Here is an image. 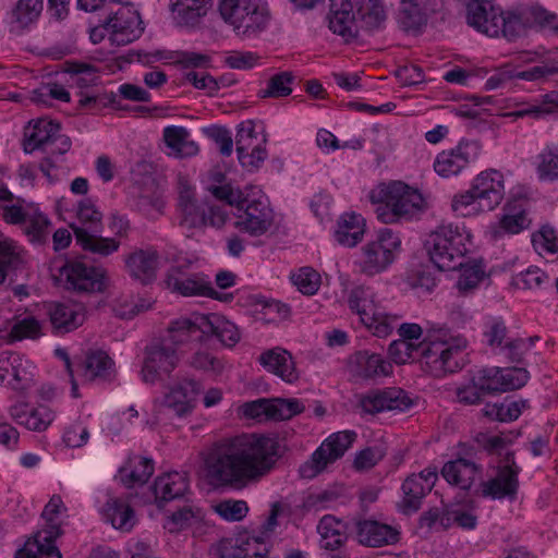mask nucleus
<instances>
[{
    "label": "nucleus",
    "mask_w": 558,
    "mask_h": 558,
    "mask_svg": "<svg viewBox=\"0 0 558 558\" xmlns=\"http://www.w3.org/2000/svg\"><path fill=\"white\" fill-rule=\"evenodd\" d=\"M197 331L216 336L223 345L229 348L234 347L241 338L238 327L218 314H197L170 324L171 339L178 343H185Z\"/></svg>",
    "instance_id": "0eeeda50"
},
{
    "label": "nucleus",
    "mask_w": 558,
    "mask_h": 558,
    "mask_svg": "<svg viewBox=\"0 0 558 558\" xmlns=\"http://www.w3.org/2000/svg\"><path fill=\"white\" fill-rule=\"evenodd\" d=\"M519 489V477L507 469H496L493 477L480 485L478 494L484 498L514 500Z\"/></svg>",
    "instance_id": "4be33fe9"
},
{
    "label": "nucleus",
    "mask_w": 558,
    "mask_h": 558,
    "mask_svg": "<svg viewBox=\"0 0 558 558\" xmlns=\"http://www.w3.org/2000/svg\"><path fill=\"white\" fill-rule=\"evenodd\" d=\"M373 204H376L375 214L384 223L409 219L424 208L422 194L409 185L397 181L381 185L369 194Z\"/></svg>",
    "instance_id": "7ed1b4c3"
},
{
    "label": "nucleus",
    "mask_w": 558,
    "mask_h": 558,
    "mask_svg": "<svg viewBox=\"0 0 558 558\" xmlns=\"http://www.w3.org/2000/svg\"><path fill=\"white\" fill-rule=\"evenodd\" d=\"M357 542L366 547L393 545L400 539L397 527L375 519H360L354 522Z\"/></svg>",
    "instance_id": "aec40b11"
},
{
    "label": "nucleus",
    "mask_w": 558,
    "mask_h": 558,
    "mask_svg": "<svg viewBox=\"0 0 558 558\" xmlns=\"http://www.w3.org/2000/svg\"><path fill=\"white\" fill-rule=\"evenodd\" d=\"M255 126L256 125L252 120H247L239 124L235 136L238 155L253 149L255 144L260 140Z\"/></svg>",
    "instance_id": "13d9d810"
},
{
    "label": "nucleus",
    "mask_w": 558,
    "mask_h": 558,
    "mask_svg": "<svg viewBox=\"0 0 558 558\" xmlns=\"http://www.w3.org/2000/svg\"><path fill=\"white\" fill-rule=\"evenodd\" d=\"M412 405L413 400L410 396L397 387L371 390L360 398V407L368 414L395 410L404 412Z\"/></svg>",
    "instance_id": "f3484780"
},
{
    "label": "nucleus",
    "mask_w": 558,
    "mask_h": 558,
    "mask_svg": "<svg viewBox=\"0 0 558 558\" xmlns=\"http://www.w3.org/2000/svg\"><path fill=\"white\" fill-rule=\"evenodd\" d=\"M465 348L466 340L452 336L449 329L430 328L418 342V359L424 357L436 372L454 373L462 367Z\"/></svg>",
    "instance_id": "20e7f679"
},
{
    "label": "nucleus",
    "mask_w": 558,
    "mask_h": 558,
    "mask_svg": "<svg viewBox=\"0 0 558 558\" xmlns=\"http://www.w3.org/2000/svg\"><path fill=\"white\" fill-rule=\"evenodd\" d=\"M219 12L236 34L247 37L262 32L268 23L262 0H220Z\"/></svg>",
    "instance_id": "1a4fd4ad"
},
{
    "label": "nucleus",
    "mask_w": 558,
    "mask_h": 558,
    "mask_svg": "<svg viewBox=\"0 0 558 558\" xmlns=\"http://www.w3.org/2000/svg\"><path fill=\"white\" fill-rule=\"evenodd\" d=\"M201 388L199 383L194 379H184L173 386L159 403V413L185 416L192 411V402L201 392Z\"/></svg>",
    "instance_id": "6ab92c4d"
},
{
    "label": "nucleus",
    "mask_w": 558,
    "mask_h": 558,
    "mask_svg": "<svg viewBox=\"0 0 558 558\" xmlns=\"http://www.w3.org/2000/svg\"><path fill=\"white\" fill-rule=\"evenodd\" d=\"M59 131V123L46 119L37 120L25 132L24 151L32 154L36 149L48 150L50 143Z\"/></svg>",
    "instance_id": "2f4dec72"
},
{
    "label": "nucleus",
    "mask_w": 558,
    "mask_h": 558,
    "mask_svg": "<svg viewBox=\"0 0 558 558\" xmlns=\"http://www.w3.org/2000/svg\"><path fill=\"white\" fill-rule=\"evenodd\" d=\"M44 9V0H17L9 14L11 29L21 32L36 23Z\"/></svg>",
    "instance_id": "58836bf2"
},
{
    "label": "nucleus",
    "mask_w": 558,
    "mask_h": 558,
    "mask_svg": "<svg viewBox=\"0 0 558 558\" xmlns=\"http://www.w3.org/2000/svg\"><path fill=\"white\" fill-rule=\"evenodd\" d=\"M41 324L34 316L15 317L9 331L11 341H22L24 339L36 340L40 338Z\"/></svg>",
    "instance_id": "c03bdc74"
},
{
    "label": "nucleus",
    "mask_w": 558,
    "mask_h": 558,
    "mask_svg": "<svg viewBox=\"0 0 558 558\" xmlns=\"http://www.w3.org/2000/svg\"><path fill=\"white\" fill-rule=\"evenodd\" d=\"M555 109H558V92H551L549 94H546L544 97L543 105H530L522 109L511 111L508 113V116L513 118H539L542 116L551 113Z\"/></svg>",
    "instance_id": "864d4df0"
},
{
    "label": "nucleus",
    "mask_w": 558,
    "mask_h": 558,
    "mask_svg": "<svg viewBox=\"0 0 558 558\" xmlns=\"http://www.w3.org/2000/svg\"><path fill=\"white\" fill-rule=\"evenodd\" d=\"M474 377L484 396L502 391L499 369L483 368L477 371Z\"/></svg>",
    "instance_id": "774afa93"
},
{
    "label": "nucleus",
    "mask_w": 558,
    "mask_h": 558,
    "mask_svg": "<svg viewBox=\"0 0 558 558\" xmlns=\"http://www.w3.org/2000/svg\"><path fill=\"white\" fill-rule=\"evenodd\" d=\"M457 505H461L460 507L447 511V521L449 522L451 519L462 529L473 530L477 524V517L473 513L475 509V501L469 500L465 505L462 499L456 497Z\"/></svg>",
    "instance_id": "3c124183"
},
{
    "label": "nucleus",
    "mask_w": 558,
    "mask_h": 558,
    "mask_svg": "<svg viewBox=\"0 0 558 558\" xmlns=\"http://www.w3.org/2000/svg\"><path fill=\"white\" fill-rule=\"evenodd\" d=\"M10 416L20 425L33 432L46 430L53 421V413L46 407L28 409L26 403H16L10 408Z\"/></svg>",
    "instance_id": "c85d7f7f"
},
{
    "label": "nucleus",
    "mask_w": 558,
    "mask_h": 558,
    "mask_svg": "<svg viewBox=\"0 0 558 558\" xmlns=\"http://www.w3.org/2000/svg\"><path fill=\"white\" fill-rule=\"evenodd\" d=\"M473 145L460 143L457 147L439 153L434 169L442 178L459 174L471 161Z\"/></svg>",
    "instance_id": "b1692460"
},
{
    "label": "nucleus",
    "mask_w": 558,
    "mask_h": 558,
    "mask_svg": "<svg viewBox=\"0 0 558 558\" xmlns=\"http://www.w3.org/2000/svg\"><path fill=\"white\" fill-rule=\"evenodd\" d=\"M351 366L354 375L363 379L387 376L392 371V365L383 355L367 350L354 353L351 357Z\"/></svg>",
    "instance_id": "bb28decb"
},
{
    "label": "nucleus",
    "mask_w": 558,
    "mask_h": 558,
    "mask_svg": "<svg viewBox=\"0 0 558 558\" xmlns=\"http://www.w3.org/2000/svg\"><path fill=\"white\" fill-rule=\"evenodd\" d=\"M396 21L404 33L417 34L427 23V13L421 8L420 0H401Z\"/></svg>",
    "instance_id": "72a5a7b5"
},
{
    "label": "nucleus",
    "mask_w": 558,
    "mask_h": 558,
    "mask_svg": "<svg viewBox=\"0 0 558 558\" xmlns=\"http://www.w3.org/2000/svg\"><path fill=\"white\" fill-rule=\"evenodd\" d=\"M266 136L262 135L260 140L255 144L254 148L247 153L238 155L241 166L250 172L256 171L266 160L268 154L266 150Z\"/></svg>",
    "instance_id": "4d7b16f0"
},
{
    "label": "nucleus",
    "mask_w": 558,
    "mask_h": 558,
    "mask_svg": "<svg viewBox=\"0 0 558 558\" xmlns=\"http://www.w3.org/2000/svg\"><path fill=\"white\" fill-rule=\"evenodd\" d=\"M105 515L114 529L129 532L135 524L133 509L120 499H110L106 504Z\"/></svg>",
    "instance_id": "37998d69"
},
{
    "label": "nucleus",
    "mask_w": 558,
    "mask_h": 558,
    "mask_svg": "<svg viewBox=\"0 0 558 558\" xmlns=\"http://www.w3.org/2000/svg\"><path fill=\"white\" fill-rule=\"evenodd\" d=\"M130 275L143 284L156 278L159 266V254L155 250H140L132 253L125 260Z\"/></svg>",
    "instance_id": "cd10ccee"
},
{
    "label": "nucleus",
    "mask_w": 558,
    "mask_h": 558,
    "mask_svg": "<svg viewBox=\"0 0 558 558\" xmlns=\"http://www.w3.org/2000/svg\"><path fill=\"white\" fill-rule=\"evenodd\" d=\"M199 512V509L196 508L193 504L185 502L178 510L173 511L169 517V524L172 525L169 527V530L172 532L191 525L192 522L198 518Z\"/></svg>",
    "instance_id": "338daca9"
},
{
    "label": "nucleus",
    "mask_w": 558,
    "mask_h": 558,
    "mask_svg": "<svg viewBox=\"0 0 558 558\" xmlns=\"http://www.w3.org/2000/svg\"><path fill=\"white\" fill-rule=\"evenodd\" d=\"M548 279V276L537 267H530L513 278V284L522 290H535Z\"/></svg>",
    "instance_id": "0e129e2a"
},
{
    "label": "nucleus",
    "mask_w": 558,
    "mask_h": 558,
    "mask_svg": "<svg viewBox=\"0 0 558 558\" xmlns=\"http://www.w3.org/2000/svg\"><path fill=\"white\" fill-rule=\"evenodd\" d=\"M460 268L461 275L457 281V287L461 292L472 291L485 277V270L481 264L462 265Z\"/></svg>",
    "instance_id": "bf43d9fd"
},
{
    "label": "nucleus",
    "mask_w": 558,
    "mask_h": 558,
    "mask_svg": "<svg viewBox=\"0 0 558 558\" xmlns=\"http://www.w3.org/2000/svg\"><path fill=\"white\" fill-rule=\"evenodd\" d=\"M471 235L464 229L453 223L439 226L430 232L425 241V248L430 262L439 270H456L463 265Z\"/></svg>",
    "instance_id": "39448f33"
},
{
    "label": "nucleus",
    "mask_w": 558,
    "mask_h": 558,
    "mask_svg": "<svg viewBox=\"0 0 558 558\" xmlns=\"http://www.w3.org/2000/svg\"><path fill=\"white\" fill-rule=\"evenodd\" d=\"M184 78L195 88L207 90L210 96L215 95L219 90L220 84L225 85L223 78L216 80L206 72H197L195 70L186 71L184 73Z\"/></svg>",
    "instance_id": "e2e57ef3"
},
{
    "label": "nucleus",
    "mask_w": 558,
    "mask_h": 558,
    "mask_svg": "<svg viewBox=\"0 0 558 558\" xmlns=\"http://www.w3.org/2000/svg\"><path fill=\"white\" fill-rule=\"evenodd\" d=\"M73 83L80 88H87L97 84L99 76L97 70L87 63H73L69 66Z\"/></svg>",
    "instance_id": "052dcab7"
},
{
    "label": "nucleus",
    "mask_w": 558,
    "mask_h": 558,
    "mask_svg": "<svg viewBox=\"0 0 558 558\" xmlns=\"http://www.w3.org/2000/svg\"><path fill=\"white\" fill-rule=\"evenodd\" d=\"M472 187L484 207L493 210L505 195L504 175L497 170L483 171L474 179Z\"/></svg>",
    "instance_id": "412c9836"
},
{
    "label": "nucleus",
    "mask_w": 558,
    "mask_h": 558,
    "mask_svg": "<svg viewBox=\"0 0 558 558\" xmlns=\"http://www.w3.org/2000/svg\"><path fill=\"white\" fill-rule=\"evenodd\" d=\"M451 208L457 215L462 217L475 216L482 211H490V209L485 208L482 201L477 198L473 187L456 195L452 199Z\"/></svg>",
    "instance_id": "de8ad7c7"
},
{
    "label": "nucleus",
    "mask_w": 558,
    "mask_h": 558,
    "mask_svg": "<svg viewBox=\"0 0 558 558\" xmlns=\"http://www.w3.org/2000/svg\"><path fill=\"white\" fill-rule=\"evenodd\" d=\"M365 220L355 213H345L338 220L335 238L341 245L352 247L361 242L364 234Z\"/></svg>",
    "instance_id": "c9c22d12"
},
{
    "label": "nucleus",
    "mask_w": 558,
    "mask_h": 558,
    "mask_svg": "<svg viewBox=\"0 0 558 558\" xmlns=\"http://www.w3.org/2000/svg\"><path fill=\"white\" fill-rule=\"evenodd\" d=\"M163 140L175 157H192L198 153L197 144L190 138V133L183 126H167L163 130Z\"/></svg>",
    "instance_id": "ea45409f"
},
{
    "label": "nucleus",
    "mask_w": 558,
    "mask_h": 558,
    "mask_svg": "<svg viewBox=\"0 0 558 558\" xmlns=\"http://www.w3.org/2000/svg\"><path fill=\"white\" fill-rule=\"evenodd\" d=\"M328 23L330 31L343 37L347 43L356 38L359 35L360 26L352 11H342L337 15H328Z\"/></svg>",
    "instance_id": "a18cd8bd"
},
{
    "label": "nucleus",
    "mask_w": 558,
    "mask_h": 558,
    "mask_svg": "<svg viewBox=\"0 0 558 558\" xmlns=\"http://www.w3.org/2000/svg\"><path fill=\"white\" fill-rule=\"evenodd\" d=\"M180 343L171 339L170 326L168 337L153 342L145 349V357L142 367V379L147 384L162 380L177 367L179 356L177 345Z\"/></svg>",
    "instance_id": "f8f14e48"
},
{
    "label": "nucleus",
    "mask_w": 558,
    "mask_h": 558,
    "mask_svg": "<svg viewBox=\"0 0 558 558\" xmlns=\"http://www.w3.org/2000/svg\"><path fill=\"white\" fill-rule=\"evenodd\" d=\"M142 24L140 13L132 5H123L107 19L106 28L112 44L124 46L141 37Z\"/></svg>",
    "instance_id": "dca6fc26"
},
{
    "label": "nucleus",
    "mask_w": 558,
    "mask_h": 558,
    "mask_svg": "<svg viewBox=\"0 0 558 558\" xmlns=\"http://www.w3.org/2000/svg\"><path fill=\"white\" fill-rule=\"evenodd\" d=\"M349 306L356 312L365 327L378 338L389 336L397 317L387 315L384 310L375 303L374 293L364 286L355 287L349 294Z\"/></svg>",
    "instance_id": "9d476101"
},
{
    "label": "nucleus",
    "mask_w": 558,
    "mask_h": 558,
    "mask_svg": "<svg viewBox=\"0 0 558 558\" xmlns=\"http://www.w3.org/2000/svg\"><path fill=\"white\" fill-rule=\"evenodd\" d=\"M527 208L529 203L525 198L509 201L502 208L498 223L489 231L492 239L498 240L504 234H518L529 229L532 220L527 215Z\"/></svg>",
    "instance_id": "a211bd4d"
},
{
    "label": "nucleus",
    "mask_w": 558,
    "mask_h": 558,
    "mask_svg": "<svg viewBox=\"0 0 558 558\" xmlns=\"http://www.w3.org/2000/svg\"><path fill=\"white\" fill-rule=\"evenodd\" d=\"M23 264L22 250L10 240L0 241V284L8 270H17Z\"/></svg>",
    "instance_id": "49530a36"
},
{
    "label": "nucleus",
    "mask_w": 558,
    "mask_h": 558,
    "mask_svg": "<svg viewBox=\"0 0 558 558\" xmlns=\"http://www.w3.org/2000/svg\"><path fill=\"white\" fill-rule=\"evenodd\" d=\"M86 380L108 379L113 373V361L101 350L92 351L75 364Z\"/></svg>",
    "instance_id": "c756f323"
},
{
    "label": "nucleus",
    "mask_w": 558,
    "mask_h": 558,
    "mask_svg": "<svg viewBox=\"0 0 558 558\" xmlns=\"http://www.w3.org/2000/svg\"><path fill=\"white\" fill-rule=\"evenodd\" d=\"M258 362L268 372L279 376L287 383H294L299 375L292 355L287 350L276 347L264 351Z\"/></svg>",
    "instance_id": "a878e982"
},
{
    "label": "nucleus",
    "mask_w": 558,
    "mask_h": 558,
    "mask_svg": "<svg viewBox=\"0 0 558 558\" xmlns=\"http://www.w3.org/2000/svg\"><path fill=\"white\" fill-rule=\"evenodd\" d=\"M132 463H134L132 469L125 475L128 480H123L124 484L133 486L135 484L142 485L146 483L154 473L153 460L137 457L134 460H130V464Z\"/></svg>",
    "instance_id": "5fc2aeb1"
},
{
    "label": "nucleus",
    "mask_w": 558,
    "mask_h": 558,
    "mask_svg": "<svg viewBox=\"0 0 558 558\" xmlns=\"http://www.w3.org/2000/svg\"><path fill=\"white\" fill-rule=\"evenodd\" d=\"M294 81V75L292 72H280L272 75L269 81L267 88L260 89L258 95L262 98L272 97H286L292 93L291 84Z\"/></svg>",
    "instance_id": "09e8293b"
},
{
    "label": "nucleus",
    "mask_w": 558,
    "mask_h": 558,
    "mask_svg": "<svg viewBox=\"0 0 558 558\" xmlns=\"http://www.w3.org/2000/svg\"><path fill=\"white\" fill-rule=\"evenodd\" d=\"M468 24L489 37L513 40L525 32L521 13L505 12L490 0H464Z\"/></svg>",
    "instance_id": "f03ea898"
},
{
    "label": "nucleus",
    "mask_w": 558,
    "mask_h": 558,
    "mask_svg": "<svg viewBox=\"0 0 558 558\" xmlns=\"http://www.w3.org/2000/svg\"><path fill=\"white\" fill-rule=\"evenodd\" d=\"M281 457L272 436L244 434L214 444L204 458L207 482L215 487L243 489L259 482Z\"/></svg>",
    "instance_id": "f257e3e1"
},
{
    "label": "nucleus",
    "mask_w": 558,
    "mask_h": 558,
    "mask_svg": "<svg viewBox=\"0 0 558 558\" xmlns=\"http://www.w3.org/2000/svg\"><path fill=\"white\" fill-rule=\"evenodd\" d=\"M77 219L80 225L71 223L77 244L84 250L100 256H108L119 248L120 243L111 238H102L101 213L94 203L86 198L78 203Z\"/></svg>",
    "instance_id": "6e6552de"
},
{
    "label": "nucleus",
    "mask_w": 558,
    "mask_h": 558,
    "mask_svg": "<svg viewBox=\"0 0 558 558\" xmlns=\"http://www.w3.org/2000/svg\"><path fill=\"white\" fill-rule=\"evenodd\" d=\"M183 296H208L220 301H229L232 299V294L218 293L210 283L209 278L203 272H194L191 275L182 286L177 287L173 291Z\"/></svg>",
    "instance_id": "a19ab883"
},
{
    "label": "nucleus",
    "mask_w": 558,
    "mask_h": 558,
    "mask_svg": "<svg viewBox=\"0 0 558 558\" xmlns=\"http://www.w3.org/2000/svg\"><path fill=\"white\" fill-rule=\"evenodd\" d=\"M158 508L167 502L183 498L189 492V481L185 474L168 472L155 480L151 487Z\"/></svg>",
    "instance_id": "5701e85b"
},
{
    "label": "nucleus",
    "mask_w": 558,
    "mask_h": 558,
    "mask_svg": "<svg viewBox=\"0 0 558 558\" xmlns=\"http://www.w3.org/2000/svg\"><path fill=\"white\" fill-rule=\"evenodd\" d=\"M400 245V238L392 230L388 228L379 230L376 239L362 247L359 262L361 272L374 276L385 271L393 263Z\"/></svg>",
    "instance_id": "9b49d317"
},
{
    "label": "nucleus",
    "mask_w": 558,
    "mask_h": 558,
    "mask_svg": "<svg viewBox=\"0 0 558 558\" xmlns=\"http://www.w3.org/2000/svg\"><path fill=\"white\" fill-rule=\"evenodd\" d=\"M235 217V228L254 236L267 232L274 222L272 210L265 202L246 197L236 207Z\"/></svg>",
    "instance_id": "2eb2a0df"
},
{
    "label": "nucleus",
    "mask_w": 558,
    "mask_h": 558,
    "mask_svg": "<svg viewBox=\"0 0 558 558\" xmlns=\"http://www.w3.org/2000/svg\"><path fill=\"white\" fill-rule=\"evenodd\" d=\"M293 284L305 295L315 294L320 286V275L312 267H302L291 276Z\"/></svg>",
    "instance_id": "603ef678"
},
{
    "label": "nucleus",
    "mask_w": 558,
    "mask_h": 558,
    "mask_svg": "<svg viewBox=\"0 0 558 558\" xmlns=\"http://www.w3.org/2000/svg\"><path fill=\"white\" fill-rule=\"evenodd\" d=\"M356 434L352 430L338 432L329 436L312 454L311 459L303 463L299 473L303 478H314L323 472L328 464L340 459L351 447Z\"/></svg>",
    "instance_id": "ddd939ff"
},
{
    "label": "nucleus",
    "mask_w": 558,
    "mask_h": 558,
    "mask_svg": "<svg viewBox=\"0 0 558 558\" xmlns=\"http://www.w3.org/2000/svg\"><path fill=\"white\" fill-rule=\"evenodd\" d=\"M211 0H170L169 8L179 25L193 26L207 12Z\"/></svg>",
    "instance_id": "4c0bfd02"
},
{
    "label": "nucleus",
    "mask_w": 558,
    "mask_h": 558,
    "mask_svg": "<svg viewBox=\"0 0 558 558\" xmlns=\"http://www.w3.org/2000/svg\"><path fill=\"white\" fill-rule=\"evenodd\" d=\"M227 220L226 211L216 205L197 199L194 186L184 177L178 179L177 222L184 230L207 226L220 228Z\"/></svg>",
    "instance_id": "423d86ee"
},
{
    "label": "nucleus",
    "mask_w": 558,
    "mask_h": 558,
    "mask_svg": "<svg viewBox=\"0 0 558 558\" xmlns=\"http://www.w3.org/2000/svg\"><path fill=\"white\" fill-rule=\"evenodd\" d=\"M430 481L424 483L422 476L411 474L402 484L403 499L399 504V510L403 514L416 512L422 505V499L430 492Z\"/></svg>",
    "instance_id": "473e14b6"
},
{
    "label": "nucleus",
    "mask_w": 558,
    "mask_h": 558,
    "mask_svg": "<svg viewBox=\"0 0 558 558\" xmlns=\"http://www.w3.org/2000/svg\"><path fill=\"white\" fill-rule=\"evenodd\" d=\"M356 19L360 28L367 32L383 28L387 19L384 0H356Z\"/></svg>",
    "instance_id": "e433bc0d"
},
{
    "label": "nucleus",
    "mask_w": 558,
    "mask_h": 558,
    "mask_svg": "<svg viewBox=\"0 0 558 558\" xmlns=\"http://www.w3.org/2000/svg\"><path fill=\"white\" fill-rule=\"evenodd\" d=\"M317 531L320 535V547L327 550L340 548L345 541L341 521L332 515L323 517L318 523Z\"/></svg>",
    "instance_id": "79ce46f5"
},
{
    "label": "nucleus",
    "mask_w": 558,
    "mask_h": 558,
    "mask_svg": "<svg viewBox=\"0 0 558 558\" xmlns=\"http://www.w3.org/2000/svg\"><path fill=\"white\" fill-rule=\"evenodd\" d=\"M274 407L272 409V420L283 421L289 420L294 415L302 413L305 410L304 404L298 399H283L276 398L272 399Z\"/></svg>",
    "instance_id": "680f3d73"
},
{
    "label": "nucleus",
    "mask_w": 558,
    "mask_h": 558,
    "mask_svg": "<svg viewBox=\"0 0 558 558\" xmlns=\"http://www.w3.org/2000/svg\"><path fill=\"white\" fill-rule=\"evenodd\" d=\"M480 472L477 464L463 458L447 462L441 470L444 478L462 490L471 488Z\"/></svg>",
    "instance_id": "7c9ffc66"
},
{
    "label": "nucleus",
    "mask_w": 558,
    "mask_h": 558,
    "mask_svg": "<svg viewBox=\"0 0 558 558\" xmlns=\"http://www.w3.org/2000/svg\"><path fill=\"white\" fill-rule=\"evenodd\" d=\"M532 244L539 254L542 252H558V238L555 230L549 226H543L537 232L532 234Z\"/></svg>",
    "instance_id": "69168bd1"
},
{
    "label": "nucleus",
    "mask_w": 558,
    "mask_h": 558,
    "mask_svg": "<svg viewBox=\"0 0 558 558\" xmlns=\"http://www.w3.org/2000/svg\"><path fill=\"white\" fill-rule=\"evenodd\" d=\"M59 536V529L53 525L52 530L38 531L33 538H29L23 548L19 549L15 558H61V554L54 545Z\"/></svg>",
    "instance_id": "393cba45"
},
{
    "label": "nucleus",
    "mask_w": 558,
    "mask_h": 558,
    "mask_svg": "<svg viewBox=\"0 0 558 558\" xmlns=\"http://www.w3.org/2000/svg\"><path fill=\"white\" fill-rule=\"evenodd\" d=\"M15 361L14 373L12 379L9 380V386L16 391H25L33 386L34 366L19 354Z\"/></svg>",
    "instance_id": "8fccbe9b"
},
{
    "label": "nucleus",
    "mask_w": 558,
    "mask_h": 558,
    "mask_svg": "<svg viewBox=\"0 0 558 558\" xmlns=\"http://www.w3.org/2000/svg\"><path fill=\"white\" fill-rule=\"evenodd\" d=\"M388 352L395 363L405 364L410 360L418 359V342L398 339L389 344Z\"/></svg>",
    "instance_id": "6e6d98bb"
},
{
    "label": "nucleus",
    "mask_w": 558,
    "mask_h": 558,
    "mask_svg": "<svg viewBox=\"0 0 558 558\" xmlns=\"http://www.w3.org/2000/svg\"><path fill=\"white\" fill-rule=\"evenodd\" d=\"M50 323L57 332L65 333L76 329L84 322L85 315L75 305L57 303L49 307Z\"/></svg>",
    "instance_id": "f704fd0d"
},
{
    "label": "nucleus",
    "mask_w": 558,
    "mask_h": 558,
    "mask_svg": "<svg viewBox=\"0 0 558 558\" xmlns=\"http://www.w3.org/2000/svg\"><path fill=\"white\" fill-rule=\"evenodd\" d=\"M60 278L66 290L78 293L102 292L106 272L102 268L87 266L80 260H69L60 268Z\"/></svg>",
    "instance_id": "4468645a"
}]
</instances>
